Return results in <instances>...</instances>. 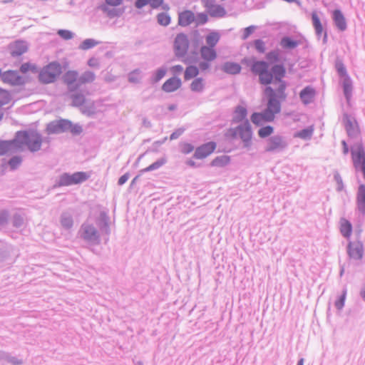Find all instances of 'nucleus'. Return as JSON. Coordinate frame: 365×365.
Segmentation results:
<instances>
[{
  "instance_id": "f257e3e1",
  "label": "nucleus",
  "mask_w": 365,
  "mask_h": 365,
  "mask_svg": "<svg viewBox=\"0 0 365 365\" xmlns=\"http://www.w3.org/2000/svg\"><path fill=\"white\" fill-rule=\"evenodd\" d=\"M249 66L252 73L258 76L261 84L272 85L264 89L268 98L267 108L262 112L253 113L250 117L253 124L259 126L274 121L275 115L281 110L279 101L287 97V83L283 80L286 76V68L282 64H275L269 71L268 63L264 61H253Z\"/></svg>"
},
{
  "instance_id": "f03ea898",
  "label": "nucleus",
  "mask_w": 365,
  "mask_h": 365,
  "mask_svg": "<svg viewBox=\"0 0 365 365\" xmlns=\"http://www.w3.org/2000/svg\"><path fill=\"white\" fill-rule=\"evenodd\" d=\"M42 138L39 133L34 130H22L16 133L11 140L0 143V153H14L26 148L31 152H36L41 149Z\"/></svg>"
},
{
  "instance_id": "7ed1b4c3",
  "label": "nucleus",
  "mask_w": 365,
  "mask_h": 365,
  "mask_svg": "<svg viewBox=\"0 0 365 365\" xmlns=\"http://www.w3.org/2000/svg\"><path fill=\"white\" fill-rule=\"evenodd\" d=\"M225 137L230 140L240 139L245 147H250L253 134L252 126L248 120H244L235 127L229 128L225 133Z\"/></svg>"
},
{
  "instance_id": "20e7f679",
  "label": "nucleus",
  "mask_w": 365,
  "mask_h": 365,
  "mask_svg": "<svg viewBox=\"0 0 365 365\" xmlns=\"http://www.w3.org/2000/svg\"><path fill=\"white\" fill-rule=\"evenodd\" d=\"M61 73L60 63L52 62L43 67L39 73V81L43 83H50L55 81Z\"/></svg>"
},
{
  "instance_id": "39448f33",
  "label": "nucleus",
  "mask_w": 365,
  "mask_h": 365,
  "mask_svg": "<svg viewBox=\"0 0 365 365\" xmlns=\"http://www.w3.org/2000/svg\"><path fill=\"white\" fill-rule=\"evenodd\" d=\"M200 56L201 60L198 62V66L200 71H203L209 69L210 63L216 59L217 52L215 48L202 46L200 49Z\"/></svg>"
},
{
  "instance_id": "423d86ee",
  "label": "nucleus",
  "mask_w": 365,
  "mask_h": 365,
  "mask_svg": "<svg viewBox=\"0 0 365 365\" xmlns=\"http://www.w3.org/2000/svg\"><path fill=\"white\" fill-rule=\"evenodd\" d=\"M189 47L190 42L187 36L182 33L178 34L173 43L175 56L179 58H185L187 54Z\"/></svg>"
},
{
  "instance_id": "0eeeda50",
  "label": "nucleus",
  "mask_w": 365,
  "mask_h": 365,
  "mask_svg": "<svg viewBox=\"0 0 365 365\" xmlns=\"http://www.w3.org/2000/svg\"><path fill=\"white\" fill-rule=\"evenodd\" d=\"M90 177V175L86 172H77L72 175L64 173L61 175L58 181L60 186H69L81 183Z\"/></svg>"
},
{
  "instance_id": "6e6552de",
  "label": "nucleus",
  "mask_w": 365,
  "mask_h": 365,
  "mask_svg": "<svg viewBox=\"0 0 365 365\" xmlns=\"http://www.w3.org/2000/svg\"><path fill=\"white\" fill-rule=\"evenodd\" d=\"M351 158L356 170L362 172L365 178V150L362 145L359 144L352 148Z\"/></svg>"
},
{
  "instance_id": "1a4fd4ad",
  "label": "nucleus",
  "mask_w": 365,
  "mask_h": 365,
  "mask_svg": "<svg viewBox=\"0 0 365 365\" xmlns=\"http://www.w3.org/2000/svg\"><path fill=\"white\" fill-rule=\"evenodd\" d=\"M217 148V143L213 141L207 142L204 143L200 146H198L195 150L193 155V157L197 160H202L211 154H212Z\"/></svg>"
},
{
  "instance_id": "9d476101",
  "label": "nucleus",
  "mask_w": 365,
  "mask_h": 365,
  "mask_svg": "<svg viewBox=\"0 0 365 365\" xmlns=\"http://www.w3.org/2000/svg\"><path fill=\"white\" fill-rule=\"evenodd\" d=\"M343 122L348 135L355 137L360 133L359 125L356 119L348 114L344 115Z\"/></svg>"
},
{
  "instance_id": "9b49d317",
  "label": "nucleus",
  "mask_w": 365,
  "mask_h": 365,
  "mask_svg": "<svg viewBox=\"0 0 365 365\" xmlns=\"http://www.w3.org/2000/svg\"><path fill=\"white\" fill-rule=\"evenodd\" d=\"M3 83L13 86L21 85L24 83V79L20 76L16 71L9 70L3 73L1 76Z\"/></svg>"
},
{
  "instance_id": "f8f14e48",
  "label": "nucleus",
  "mask_w": 365,
  "mask_h": 365,
  "mask_svg": "<svg viewBox=\"0 0 365 365\" xmlns=\"http://www.w3.org/2000/svg\"><path fill=\"white\" fill-rule=\"evenodd\" d=\"M9 49L13 57H18L27 52L28 46L24 41H16L9 44Z\"/></svg>"
},
{
  "instance_id": "ddd939ff",
  "label": "nucleus",
  "mask_w": 365,
  "mask_h": 365,
  "mask_svg": "<svg viewBox=\"0 0 365 365\" xmlns=\"http://www.w3.org/2000/svg\"><path fill=\"white\" fill-rule=\"evenodd\" d=\"M182 86L180 78L173 76L168 78L162 86V89L166 93H172L179 89Z\"/></svg>"
},
{
  "instance_id": "4468645a",
  "label": "nucleus",
  "mask_w": 365,
  "mask_h": 365,
  "mask_svg": "<svg viewBox=\"0 0 365 365\" xmlns=\"http://www.w3.org/2000/svg\"><path fill=\"white\" fill-rule=\"evenodd\" d=\"M348 254L353 259H361L363 257L362 245L358 242H350L348 245Z\"/></svg>"
},
{
  "instance_id": "2eb2a0df",
  "label": "nucleus",
  "mask_w": 365,
  "mask_h": 365,
  "mask_svg": "<svg viewBox=\"0 0 365 365\" xmlns=\"http://www.w3.org/2000/svg\"><path fill=\"white\" fill-rule=\"evenodd\" d=\"M195 20V14L191 11H184L178 15V24L186 26L192 24Z\"/></svg>"
},
{
  "instance_id": "dca6fc26",
  "label": "nucleus",
  "mask_w": 365,
  "mask_h": 365,
  "mask_svg": "<svg viewBox=\"0 0 365 365\" xmlns=\"http://www.w3.org/2000/svg\"><path fill=\"white\" fill-rule=\"evenodd\" d=\"M78 73L76 71H68L63 75V79L65 83L68 86L73 87V88H78L76 83L78 81Z\"/></svg>"
},
{
  "instance_id": "f3484780",
  "label": "nucleus",
  "mask_w": 365,
  "mask_h": 365,
  "mask_svg": "<svg viewBox=\"0 0 365 365\" xmlns=\"http://www.w3.org/2000/svg\"><path fill=\"white\" fill-rule=\"evenodd\" d=\"M333 19L336 26L340 31H344L346 29V22L342 12L339 9H335L333 13Z\"/></svg>"
},
{
  "instance_id": "a211bd4d",
  "label": "nucleus",
  "mask_w": 365,
  "mask_h": 365,
  "mask_svg": "<svg viewBox=\"0 0 365 365\" xmlns=\"http://www.w3.org/2000/svg\"><path fill=\"white\" fill-rule=\"evenodd\" d=\"M315 96V91L310 86L304 88L299 93L300 98L304 104L310 103Z\"/></svg>"
},
{
  "instance_id": "6ab92c4d",
  "label": "nucleus",
  "mask_w": 365,
  "mask_h": 365,
  "mask_svg": "<svg viewBox=\"0 0 365 365\" xmlns=\"http://www.w3.org/2000/svg\"><path fill=\"white\" fill-rule=\"evenodd\" d=\"M82 237L87 240H92L97 238V230L91 225L85 224L82 226Z\"/></svg>"
},
{
  "instance_id": "aec40b11",
  "label": "nucleus",
  "mask_w": 365,
  "mask_h": 365,
  "mask_svg": "<svg viewBox=\"0 0 365 365\" xmlns=\"http://www.w3.org/2000/svg\"><path fill=\"white\" fill-rule=\"evenodd\" d=\"M357 207L361 212H365V185H361L359 187L356 195Z\"/></svg>"
},
{
  "instance_id": "412c9836",
  "label": "nucleus",
  "mask_w": 365,
  "mask_h": 365,
  "mask_svg": "<svg viewBox=\"0 0 365 365\" xmlns=\"http://www.w3.org/2000/svg\"><path fill=\"white\" fill-rule=\"evenodd\" d=\"M339 225L341 235L346 238H349L352 233V225L351 222L345 218H341Z\"/></svg>"
},
{
  "instance_id": "4be33fe9",
  "label": "nucleus",
  "mask_w": 365,
  "mask_h": 365,
  "mask_svg": "<svg viewBox=\"0 0 365 365\" xmlns=\"http://www.w3.org/2000/svg\"><path fill=\"white\" fill-rule=\"evenodd\" d=\"M190 90L195 93H202L205 88V81L202 77L195 78L191 82Z\"/></svg>"
},
{
  "instance_id": "5701e85b",
  "label": "nucleus",
  "mask_w": 365,
  "mask_h": 365,
  "mask_svg": "<svg viewBox=\"0 0 365 365\" xmlns=\"http://www.w3.org/2000/svg\"><path fill=\"white\" fill-rule=\"evenodd\" d=\"M200 67L194 66V65H189L187 66L184 71V79L185 81H189L192 78H197L200 73Z\"/></svg>"
},
{
  "instance_id": "b1692460",
  "label": "nucleus",
  "mask_w": 365,
  "mask_h": 365,
  "mask_svg": "<svg viewBox=\"0 0 365 365\" xmlns=\"http://www.w3.org/2000/svg\"><path fill=\"white\" fill-rule=\"evenodd\" d=\"M96 76L93 72L87 71L84 72L78 78V81L76 83V87H80L83 84L90 83L94 81Z\"/></svg>"
},
{
  "instance_id": "393cba45",
  "label": "nucleus",
  "mask_w": 365,
  "mask_h": 365,
  "mask_svg": "<svg viewBox=\"0 0 365 365\" xmlns=\"http://www.w3.org/2000/svg\"><path fill=\"white\" fill-rule=\"evenodd\" d=\"M247 115V111L245 108L242 106H238L236 108L235 111V115L232 118V122L234 123H241L244 120H247L246 117Z\"/></svg>"
},
{
  "instance_id": "a878e982",
  "label": "nucleus",
  "mask_w": 365,
  "mask_h": 365,
  "mask_svg": "<svg viewBox=\"0 0 365 365\" xmlns=\"http://www.w3.org/2000/svg\"><path fill=\"white\" fill-rule=\"evenodd\" d=\"M282 147V140L279 136H274L271 138L267 143L266 151L271 152L276 150Z\"/></svg>"
},
{
  "instance_id": "bb28decb",
  "label": "nucleus",
  "mask_w": 365,
  "mask_h": 365,
  "mask_svg": "<svg viewBox=\"0 0 365 365\" xmlns=\"http://www.w3.org/2000/svg\"><path fill=\"white\" fill-rule=\"evenodd\" d=\"M222 70L229 74H237L241 71V66L237 63L226 62L222 66Z\"/></svg>"
},
{
  "instance_id": "cd10ccee",
  "label": "nucleus",
  "mask_w": 365,
  "mask_h": 365,
  "mask_svg": "<svg viewBox=\"0 0 365 365\" xmlns=\"http://www.w3.org/2000/svg\"><path fill=\"white\" fill-rule=\"evenodd\" d=\"M230 162V158L228 155H220L217 156L215 158H214L211 163L210 165L212 167H217V168H223L226 165H227Z\"/></svg>"
},
{
  "instance_id": "c85d7f7f",
  "label": "nucleus",
  "mask_w": 365,
  "mask_h": 365,
  "mask_svg": "<svg viewBox=\"0 0 365 365\" xmlns=\"http://www.w3.org/2000/svg\"><path fill=\"white\" fill-rule=\"evenodd\" d=\"M12 97L9 91L0 88V108L10 104Z\"/></svg>"
},
{
  "instance_id": "c756f323",
  "label": "nucleus",
  "mask_w": 365,
  "mask_h": 365,
  "mask_svg": "<svg viewBox=\"0 0 365 365\" xmlns=\"http://www.w3.org/2000/svg\"><path fill=\"white\" fill-rule=\"evenodd\" d=\"M299 44L298 41L292 39L289 37H283L280 41V46L284 49H292Z\"/></svg>"
},
{
  "instance_id": "7c9ffc66",
  "label": "nucleus",
  "mask_w": 365,
  "mask_h": 365,
  "mask_svg": "<svg viewBox=\"0 0 365 365\" xmlns=\"http://www.w3.org/2000/svg\"><path fill=\"white\" fill-rule=\"evenodd\" d=\"M314 132V126L311 125L305 129H303L296 133L294 136V138H301L303 140H309L312 138Z\"/></svg>"
},
{
  "instance_id": "2f4dec72",
  "label": "nucleus",
  "mask_w": 365,
  "mask_h": 365,
  "mask_svg": "<svg viewBox=\"0 0 365 365\" xmlns=\"http://www.w3.org/2000/svg\"><path fill=\"white\" fill-rule=\"evenodd\" d=\"M220 36L219 33L212 31L206 36L207 46L214 48L220 40Z\"/></svg>"
},
{
  "instance_id": "473e14b6",
  "label": "nucleus",
  "mask_w": 365,
  "mask_h": 365,
  "mask_svg": "<svg viewBox=\"0 0 365 365\" xmlns=\"http://www.w3.org/2000/svg\"><path fill=\"white\" fill-rule=\"evenodd\" d=\"M312 19L313 26L315 29L316 34L318 36H321L323 33V26L321 24L319 17L318 16L316 11L312 12Z\"/></svg>"
},
{
  "instance_id": "72a5a7b5",
  "label": "nucleus",
  "mask_w": 365,
  "mask_h": 365,
  "mask_svg": "<svg viewBox=\"0 0 365 365\" xmlns=\"http://www.w3.org/2000/svg\"><path fill=\"white\" fill-rule=\"evenodd\" d=\"M211 16L222 17L225 15L226 11L224 7L220 5L215 4L207 11Z\"/></svg>"
},
{
  "instance_id": "f704fd0d",
  "label": "nucleus",
  "mask_w": 365,
  "mask_h": 365,
  "mask_svg": "<svg viewBox=\"0 0 365 365\" xmlns=\"http://www.w3.org/2000/svg\"><path fill=\"white\" fill-rule=\"evenodd\" d=\"M343 88L346 99L349 101L351 96L352 85L349 76H346V78L343 80Z\"/></svg>"
},
{
  "instance_id": "c9c22d12",
  "label": "nucleus",
  "mask_w": 365,
  "mask_h": 365,
  "mask_svg": "<svg viewBox=\"0 0 365 365\" xmlns=\"http://www.w3.org/2000/svg\"><path fill=\"white\" fill-rule=\"evenodd\" d=\"M273 127L271 125H267L259 129L258 135L261 138H265L271 135L273 133Z\"/></svg>"
},
{
  "instance_id": "e433bc0d",
  "label": "nucleus",
  "mask_w": 365,
  "mask_h": 365,
  "mask_svg": "<svg viewBox=\"0 0 365 365\" xmlns=\"http://www.w3.org/2000/svg\"><path fill=\"white\" fill-rule=\"evenodd\" d=\"M165 162H166L165 159L161 158V159L157 160L156 162L152 163L147 168H144L142 171L143 172H149V171H152V170L158 169L159 168L163 166L165 163Z\"/></svg>"
},
{
  "instance_id": "4c0bfd02",
  "label": "nucleus",
  "mask_w": 365,
  "mask_h": 365,
  "mask_svg": "<svg viewBox=\"0 0 365 365\" xmlns=\"http://www.w3.org/2000/svg\"><path fill=\"white\" fill-rule=\"evenodd\" d=\"M158 22L162 26H168L170 23V17L165 13H160L157 16Z\"/></svg>"
},
{
  "instance_id": "58836bf2",
  "label": "nucleus",
  "mask_w": 365,
  "mask_h": 365,
  "mask_svg": "<svg viewBox=\"0 0 365 365\" xmlns=\"http://www.w3.org/2000/svg\"><path fill=\"white\" fill-rule=\"evenodd\" d=\"M20 71L22 73H26L29 71L36 72V67L35 65H33L30 63H23L20 67Z\"/></svg>"
},
{
  "instance_id": "ea45409f",
  "label": "nucleus",
  "mask_w": 365,
  "mask_h": 365,
  "mask_svg": "<svg viewBox=\"0 0 365 365\" xmlns=\"http://www.w3.org/2000/svg\"><path fill=\"white\" fill-rule=\"evenodd\" d=\"M336 68L342 78H346V76H348L346 68L341 61H337L336 63Z\"/></svg>"
},
{
  "instance_id": "a19ab883",
  "label": "nucleus",
  "mask_w": 365,
  "mask_h": 365,
  "mask_svg": "<svg viewBox=\"0 0 365 365\" xmlns=\"http://www.w3.org/2000/svg\"><path fill=\"white\" fill-rule=\"evenodd\" d=\"M22 159L21 157H14L9 161V165L11 170L16 169L21 163Z\"/></svg>"
},
{
  "instance_id": "79ce46f5",
  "label": "nucleus",
  "mask_w": 365,
  "mask_h": 365,
  "mask_svg": "<svg viewBox=\"0 0 365 365\" xmlns=\"http://www.w3.org/2000/svg\"><path fill=\"white\" fill-rule=\"evenodd\" d=\"M181 152L184 154H189L194 151V146L189 143H183L180 145Z\"/></svg>"
},
{
  "instance_id": "37998d69",
  "label": "nucleus",
  "mask_w": 365,
  "mask_h": 365,
  "mask_svg": "<svg viewBox=\"0 0 365 365\" xmlns=\"http://www.w3.org/2000/svg\"><path fill=\"white\" fill-rule=\"evenodd\" d=\"M72 100L73 104L76 106H81L85 101L84 96L81 93L73 95Z\"/></svg>"
},
{
  "instance_id": "c03bdc74",
  "label": "nucleus",
  "mask_w": 365,
  "mask_h": 365,
  "mask_svg": "<svg viewBox=\"0 0 365 365\" xmlns=\"http://www.w3.org/2000/svg\"><path fill=\"white\" fill-rule=\"evenodd\" d=\"M254 45L255 48L259 51V53H264L266 48H265V43L263 41L260 39L255 40L254 41Z\"/></svg>"
},
{
  "instance_id": "a18cd8bd",
  "label": "nucleus",
  "mask_w": 365,
  "mask_h": 365,
  "mask_svg": "<svg viewBox=\"0 0 365 365\" xmlns=\"http://www.w3.org/2000/svg\"><path fill=\"white\" fill-rule=\"evenodd\" d=\"M58 34L65 40H69L73 38V34L68 30L61 29L58 31Z\"/></svg>"
},
{
  "instance_id": "49530a36",
  "label": "nucleus",
  "mask_w": 365,
  "mask_h": 365,
  "mask_svg": "<svg viewBox=\"0 0 365 365\" xmlns=\"http://www.w3.org/2000/svg\"><path fill=\"white\" fill-rule=\"evenodd\" d=\"M166 74V70L165 68H160L156 71L155 73V76L153 78V81L155 83L159 81L162 79Z\"/></svg>"
},
{
  "instance_id": "de8ad7c7",
  "label": "nucleus",
  "mask_w": 365,
  "mask_h": 365,
  "mask_svg": "<svg viewBox=\"0 0 365 365\" xmlns=\"http://www.w3.org/2000/svg\"><path fill=\"white\" fill-rule=\"evenodd\" d=\"M279 53L277 51H272L267 53L266 58L269 61H279Z\"/></svg>"
},
{
  "instance_id": "09e8293b",
  "label": "nucleus",
  "mask_w": 365,
  "mask_h": 365,
  "mask_svg": "<svg viewBox=\"0 0 365 365\" xmlns=\"http://www.w3.org/2000/svg\"><path fill=\"white\" fill-rule=\"evenodd\" d=\"M96 45V43L92 39H86L83 41V43L81 45V48L83 50L89 49L92 47H93Z\"/></svg>"
},
{
  "instance_id": "8fccbe9b",
  "label": "nucleus",
  "mask_w": 365,
  "mask_h": 365,
  "mask_svg": "<svg viewBox=\"0 0 365 365\" xmlns=\"http://www.w3.org/2000/svg\"><path fill=\"white\" fill-rule=\"evenodd\" d=\"M208 20L207 15L204 13L198 14L196 18V24L197 25L200 24H205Z\"/></svg>"
},
{
  "instance_id": "3c124183",
  "label": "nucleus",
  "mask_w": 365,
  "mask_h": 365,
  "mask_svg": "<svg viewBox=\"0 0 365 365\" xmlns=\"http://www.w3.org/2000/svg\"><path fill=\"white\" fill-rule=\"evenodd\" d=\"M256 29L255 26H250L245 29L243 32V39L247 38Z\"/></svg>"
},
{
  "instance_id": "603ef678",
  "label": "nucleus",
  "mask_w": 365,
  "mask_h": 365,
  "mask_svg": "<svg viewBox=\"0 0 365 365\" xmlns=\"http://www.w3.org/2000/svg\"><path fill=\"white\" fill-rule=\"evenodd\" d=\"M345 298L346 292H344L343 294L339 297V299L335 302V306L338 309H341L344 307Z\"/></svg>"
},
{
  "instance_id": "864d4df0",
  "label": "nucleus",
  "mask_w": 365,
  "mask_h": 365,
  "mask_svg": "<svg viewBox=\"0 0 365 365\" xmlns=\"http://www.w3.org/2000/svg\"><path fill=\"white\" fill-rule=\"evenodd\" d=\"M170 70L173 75H178L183 71V67L181 65H175L170 67Z\"/></svg>"
},
{
  "instance_id": "5fc2aeb1",
  "label": "nucleus",
  "mask_w": 365,
  "mask_h": 365,
  "mask_svg": "<svg viewBox=\"0 0 365 365\" xmlns=\"http://www.w3.org/2000/svg\"><path fill=\"white\" fill-rule=\"evenodd\" d=\"M163 3V0H149L150 6L153 9L158 8Z\"/></svg>"
},
{
  "instance_id": "6e6d98bb",
  "label": "nucleus",
  "mask_w": 365,
  "mask_h": 365,
  "mask_svg": "<svg viewBox=\"0 0 365 365\" xmlns=\"http://www.w3.org/2000/svg\"><path fill=\"white\" fill-rule=\"evenodd\" d=\"M202 3L207 11L211 9V7L215 5V0H202Z\"/></svg>"
},
{
  "instance_id": "4d7b16f0",
  "label": "nucleus",
  "mask_w": 365,
  "mask_h": 365,
  "mask_svg": "<svg viewBox=\"0 0 365 365\" xmlns=\"http://www.w3.org/2000/svg\"><path fill=\"white\" fill-rule=\"evenodd\" d=\"M70 129L72 133L73 134H79L82 131V128L80 125H71Z\"/></svg>"
},
{
  "instance_id": "13d9d810",
  "label": "nucleus",
  "mask_w": 365,
  "mask_h": 365,
  "mask_svg": "<svg viewBox=\"0 0 365 365\" xmlns=\"http://www.w3.org/2000/svg\"><path fill=\"white\" fill-rule=\"evenodd\" d=\"M108 5L117 6L121 4L123 0H105Z\"/></svg>"
},
{
  "instance_id": "bf43d9fd",
  "label": "nucleus",
  "mask_w": 365,
  "mask_h": 365,
  "mask_svg": "<svg viewBox=\"0 0 365 365\" xmlns=\"http://www.w3.org/2000/svg\"><path fill=\"white\" fill-rule=\"evenodd\" d=\"M139 78V74L138 73H132L129 76V81L133 83L138 82Z\"/></svg>"
},
{
  "instance_id": "052dcab7",
  "label": "nucleus",
  "mask_w": 365,
  "mask_h": 365,
  "mask_svg": "<svg viewBox=\"0 0 365 365\" xmlns=\"http://www.w3.org/2000/svg\"><path fill=\"white\" fill-rule=\"evenodd\" d=\"M148 4H149V0H137L135 2V6L138 9H140Z\"/></svg>"
},
{
  "instance_id": "680f3d73",
  "label": "nucleus",
  "mask_w": 365,
  "mask_h": 365,
  "mask_svg": "<svg viewBox=\"0 0 365 365\" xmlns=\"http://www.w3.org/2000/svg\"><path fill=\"white\" fill-rule=\"evenodd\" d=\"M88 65L90 67H98V61L96 58H91L88 61Z\"/></svg>"
},
{
  "instance_id": "e2e57ef3",
  "label": "nucleus",
  "mask_w": 365,
  "mask_h": 365,
  "mask_svg": "<svg viewBox=\"0 0 365 365\" xmlns=\"http://www.w3.org/2000/svg\"><path fill=\"white\" fill-rule=\"evenodd\" d=\"M129 178V175L128 173L126 174H124L123 175H122L119 180H118V185H123L124 183H125L127 182V180H128Z\"/></svg>"
},
{
  "instance_id": "0e129e2a",
  "label": "nucleus",
  "mask_w": 365,
  "mask_h": 365,
  "mask_svg": "<svg viewBox=\"0 0 365 365\" xmlns=\"http://www.w3.org/2000/svg\"><path fill=\"white\" fill-rule=\"evenodd\" d=\"M62 224L65 227H71L72 225V220L70 218H65L62 220Z\"/></svg>"
},
{
  "instance_id": "69168bd1",
  "label": "nucleus",
  "mask_w": 365,
  "mask_h": 365,
  "mask_svg": "<svg viewBox=\"0 0 365 365\" xmlns=\"http://www.w3.org/2000/svg\"><path fill=\"white\" fill-rule=\"evenodd\" d=\"M183 132V130H179L176 132H174L173 133L171 134L170 135V139L171 140H174V139H176L178 136H180Z\"/></svg>"
},
{
  "instance_id": "338daca9",
  "label": "nucleus",
  "mask_w": 365,
  "mask_h": 365,
  "mask_svg": "<svg viewBox=\"0 0 365 365\" xmlns=\"http://www.w3.org/2000/svg\"><path fill=\"white\" fill-rule=\"evenodd\" d=\"M182 62H184L185 63H192V62H196V58H185V59H182Z\"/></svg>"
},
{
  "instance_id": "774afa93",
  "label": "nucleus",
  "mask_w": 365,
  "mask_h": 365,
  "mask_svg": "<svg viewBox=\"0 0 365 365\" xmlns=\"http://www.w3.org/2000/svg\"><path fill=\"white\" fill-rule=\"evenodd\" d=\"M342 144L344 145V154L348 153L349 148H348V145H347L345 141H343Z\"/></svg>"
}]
</instances>
